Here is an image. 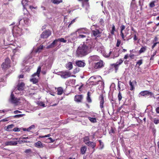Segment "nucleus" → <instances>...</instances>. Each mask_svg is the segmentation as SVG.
I'll use <instances>...</instances> for the list:
<instances>
[{
    "mask_svg": "<svg viewBox=\"0 0 159 159\" xmlns=\"http://www.w3.org/2000/svg\"><path fill=\"white\" fill-rule=\"evenodd\" d=\"M86 145L90 147H91L93 149H94V148L96 146V143L95 142L90 141L88 143H86Z\"/></svg>",
    "mask_w": 159,
    "mask_h": 159,
    "instance_id": "f3484780",
    "label": "nucleus"
},
{
    "mask_svg": "<svg viewBox=\"0 0 159 159\" xmlns=\"http://www.w3.org/2000/svg\"><path fill=\"white\" fill-rule=\"evenodd\" d=\"M48 139L50 140V143H53L54 141V140H53L51 137L48 138Z\"/></svg>",
    "mask_w": 159,
    "mask_h": 159,
    "instance_id": "e2e57ef3",
    "label": "nucleus"
},
{
    "mask_svg": "<svg viewBox=\"0 0 159 159\" xmlns=\"http://www.w3.org/2000/svg\"><path fill=\"white\" fill-rule=\"evenodd\" d=\"M147 47L146 46L143 47H142L139 51V53L140 54L144 52L146 50Z\"/></svg>",
    "mask_w": 159,
    "mask_h": 159,
    "instance_id": "c756f323",
    "label": "nucleus"
},
{
    "mask_svg": "<svg viewBox=\"0 0 159 159\" xmlns=\"http://www.w3.org/2000/svg\"><path fill=\"white\" fill-rule=\"evenodd\" d=\"M111 53L112 52L111 51H110L108 53H106L104 56L105 57H109L110 56Z\"/></svg>",
    "mask_w": 159,
    "mask_h": 159,
    "instance_id": "c03bdc74",
    "label": "nucleus"
},
{
    "mask_svg": "<svg viewBox=\"0 0 159 159\" xmlns=\"http://www.w3.org/2000/svg\"><path fill=\"white\" fill-rule=\"evenodd\" d=\"M92 34L95 37H99V34H101V32H100L98 30L96 29V30H92Z\"/></svg>",
    "mask_w": 159,
    "mask_h": 159,
    "instance_id": "ddd939ff",
    "label": "nucleus"
},
{
    "mask_svg": "<svg viewBox=\"0 0 159 159\" xmlns=\"http://www.w3.org/2000/svg\"><path fill=\"white\" fill-rule=\"evenodd\" d=\"M43 48V45H40L39 47H38L37 49L36 50V52H41Z\"/></svg>",
    "mask_w": 159,
    "mask_h": 159,
    "instance_id": "473e14b6",
    "label": "nucleus"
},
{
    "mask_svg": "<svg viewBox=\"0 0 159 159\" xmlns=\"http://www.w3.org/2000/svg\"><path fill=\"white\" fill-rule=\"evenodd\" d=\"M30 82H32L34 84H36L38 82V80L35 78L31 79L30 80Z\"/></svg>",
    "mask_w": 159,
    "mask_h": 159,
    "instance_id": "72a5a7b5",
    "label": "nucleus"
},
{
    "mask_svg": "<svg viewBox=\"0 0 159 159\" xmlns=\"http://www.w3.org/2000/svg\"><path fill=\"white\" fill-rule=\"evenodd\" d=\"M25 84L24 82H21L18 84L17 86V89L19 91H22L24 88Z\"/></svg>",
    "mask_w": 159,
    "mask_h": 159,
    "instance_id": "4468645a",
    "label": "nucleus"
},
{
    "mask_svg": "<svg viewBox=\"0 0 159 159\" xmlns=\"http://www.w3.org/2000/svg\"><path fill=\"white\" fill-rule=\"evenodd\" d=\"M90 93L88 92L87 93V100L89 103H91L92 102V100L90 98Z\"/></svg>",
    "mask_w": 159,
    "mask_h": 159,
    "instance_id": "7c9ffc66",
    "label": "nucleus"
},
{
    "mask_svg": "<svg viewBox=\"0 0 159 159\" xmlns=\"http://www.w3.org/2000/svg\"><path fill=\"white\" fill-rule=\"evenodd\" d=\"M75 19H74L73 20L71 21V22L69 23V25H68V28H69L70 27V25L73 24V23L75 21Z\"/></svg>",
    "mask_w": 159,
    "mask_h": 159,
    "instance_id": "8fccbe9b",
    "label": "nucleus"
},
{
    "mask_svg": "<svg viewBox=\"0 0 159 159\" xmlns=\"http://www.w3.org/2000/svg\"><path fill=\"white\" fill-rule=\"evenodd\" d=\"M125 28V26L123 25H122L120 26L121 31H120V35L121 36V37L124 41H125V36L123 33V31L124 30Z\"/></svg>",
    "mask_w": 159,
    "mask_h": 159,
    "instance_id": "6ab92c4d",
    "label": "nucleus"
},
{
    "mask_svg": "<svg viewBox=\"0 0 159 159\" xmlns=\"http://www.w3.org/2000/svg\"><path fill=\"white\" fill-rule=\"evenodd\" d=\"M5 146H15L17 144V142L15 141H7L5 143Z\"/></svg>",
    "mask_w": 159,
    "mask_h": 159,
    "instance_id": "9b49d317",
    "label": "nucleus"
},
{
    "mask_svg": "<svg viewBox=\"0 0 159 159\" xmlns=\"http://www.w3.org/2000/svg\"><path fill=\"white\" fill-rule=\"evenodd\" d=\"M76 64L79 67H84L85 65V63L81 61H76Z\"/></svg>",
    "mask_w": 159,
    "mask_h": 159,
    "instance_id": "a211bd4d",
    "label": "nucleus"
},
{
    "mask_svg": "<svg viewBox=\"0 0 159 159\" xmlns=\"http://www.w3.org/2000/svg\"><path fill=\"white\" fill-rule=\"evenodd\" d=\"M115 31H116L115 27V26L114 25H112V30H111V34H112V35L114 34V32Z\"/></svg>",
    "mask_w": 159,
    "mask_h": 159,
    "instance_id": "ea45409f",
    "label": "nucleus"
},
{
    "mask_svg": "<svg viewBox=\"0 0 159 159\" xmlns=\"http://www.w3.org/2000/svg\"><path fill=\"white\" fill-rule=\"evenodd\" d=\"M152 131L153 135H154L156 133V130L154 128H153L152 129Z\"/></svg>",
    "mask_w": 159,
    "mask_h": 159,
    "instance_id": "bf43d9fd",
    "label": "nucleus"
},
{
    "mask_svg": "<svg viewBox=\"0 0 159 159\" xmlns=\"http://www.w3.org/2000/svg\"><path fill=\"white\" fill-rule=\"evenodd\" d=\"M66 67L69 70L72 69L73 68V65L72 62H69L66 65Z\"/></svg>",
    "mask_w": 159,
    "mask_h": 159,
    "instance_id": "b1692460",
    "label": "nucleus"
},
{
    "mask_svg": "<svg viewBox=\"0 0 159 159\" xmlns=\"http://www.w3.org/2000/svg\"><path fill=\"white\" fill-rule=\"evenodd\" d=\"M51 136V134H49L47 135H46L45 136H39L40 138H45V137H50Z\"/></svg>",
    "mask_w": 159,
    "mask_h": 159,
    "instance_id": "5fc2aeb1",
    "label": "nucleus"
},
{
    "mask_svg": "<svg viewBox=\"0 0 159 159\" xmlns=\"http://www.w3.org/2000/svg\"><path fill=\"white\" fill-rule=\"evenodd\" d=\"M88 119L92 123H95L97 122L96 119L95 118L89 117Z\"/></svg>",
    "mask_w": 159,
    "mask_h": 159,
    "instance_id": "e433bc0d",
    "label": "nucleus"
},
{
    "mask_svg": "<svg viewBox=\"0 0 159 159\" xmlns=\"http://www.w3.org/2000/svg\"><path fill=\"white\" fill-rule=\"evenodd\" d=\"M31 152V149H26L25 151L24 152L26 153H29Z\"/></svg>",
    "mask_w": 159,
    "mask_h": 159,
    "instance_id": "864d4df0",
    "label": "nucleus"
},
{
    "mask_svg": "<svg viewBox=\"0 0 159 159\" xmlns=\"http://www.w3.org/2000/svg\"><path fill=\"white\" fill-rule=\"evenodd\" d=\"M156 112L157 113H159V107H157L156 109Z\"/></svg>",
    "mask_w": 159,
    "mask_h": 159,
    "instance_id": "774afa93",
    "label": "nucleus"
},
{
    "mask_svg": "<svg viewBox=\"0 0 159 159\" xmlns=\"http://www.w3.org/2000/svg\"><path fill=\"white\" fill-rule=\"evenodd\" d=\"M158 38L157 37H155L154 40H153V43H155V42H159L158 41Z\"/></svg>",
    "mask_w": 159,
    "mask_h": 159,
    "instance_id": "6e6d98bb",
    "label": "nucleus"
},
{
    "mask_svg": "<svg viewBox=\"0 0 159 159\" xmlns=\"http://www.w3.org/2000/svg\"><path fill=\"white\" fill-rule=\"evenodd\" d=\"M103 66V61H100L99 62L95 64L94 68L96 69H98L102 67Z\"/></svg>",
    "mask_w": 159,
    "mask_h": 159,
    "instance_id": "9d476101",
    "label": "nucleus"
},
{
    "mask_svg": "<svg viewBox=\"0 0 159 159\" xmlns=\"http://www.w3.org/2000/svg\"><path fill=\"white\" fill-rule=\"evenodd\" d=\"M57 42L56 39L53 41L46 48L49 49L50 48H52L54 47L55 46V44Z\"/></svg>",
    "mask_w": 159,
    "mask_h": 159,
    "instance_id": "4be33fe9",
    "label": "nucleus"
},
{
    "mask_svg": "<svg viewBox=\"0 0 159 159\" xmlns=\"http://www.w3.org/2000/svg\"><path fill=\"white\" fill-rule=\"evenodd\" d=\"M10 100L11 102L13 103H16L18 102L17 98L14 97V94L12 93H11V95Z\"/></svg>",
    "mask_w": 159,
    "mask_h": 159,
    "instance_id": "2eb2a0df",
    "label": "nucleus"
},
{
    "mask_svg": "<svg viewBox=\"0 0 159 159\" xmlns=\"http://www.w3.org/2000/svg\"><path fill=\"white\" fill-rule=\"evenodd\" d=\"M11 61L8 57H7L4 62L1 65V67L4 72H5L8 69L11 67Z\"/></svg>",
    "mask_w": 159,
    "mask_h": 159,
    "instance_id": "f03ea898",
    "label": "nucleus"
},
{
    "mask_svg": "<svg viewBox=\"0 0 159 159\" xmlns=\"http://www.w3.org/2000/svg\"><path fill=\"white\" fill-rule=\"evenodd\" d=\"M56 41L57 42L58 41H60L61 42L65 43L66 42V40H65L63 38H59L58 39H56Z\"/></svg>",
    "mask_w": 159,
    "mask_h": 159,
    "instance_id": "4c0bfd02",
    "label": "nucleus"
},
{
    "mask_svg": "<svg viewBox=\"0 0 159 159\" xmlns=\"http://www.w3.org/2000/svg\"><path fill=\"white\" fill-rule=\"evenodd\" d=\"M143 61V60L142 59L139 60L137 62L136 65V66H138V67L139 68V66L142 64Z\"/></svg>",
    "mask_w": 159,
    "mask_h": 159,
    "instance_id": "58836bf2",
    "label": "nucleus"
},
{
    "mask_svg": "<svg viewBox=\"0 0 159 159\" xmlns=\"http://www.w3.org/2000/svg\"><path fill=\"white\" fill-rule=\"evenodd\" d=\"M154 43V44L152 46V49H153L156 46V45H157V43H159V42H155V43Z\"/></svg>",
    "mask_w": 159,
    "mask_h": 159,
    "instance_id": "680f3d73",
    "label": "nucleus"
},
{
    "mask_svg": "<svg viewBox=\"0 0 159 159\" xmlns=\"http://www.w3.org/2000/svg\"><path fill=\"white\" fill-rule=\"evenodd\" d=\"M153 122L155 124H157L159 123V119L155 118Z\"/></svg>",
    "mask_w": 159,
    "mask_h": 159,
    "instance_id": "a18cd8bd",
    "label": "nucleus"
},
{
    "mask_svg": "<svg viewBox=\"0 0 159 159\" xmlns=\"http://www.w3.org/2000/svg\"><path fill=\"white\" fill-rule=\"evenodd\" d=\"M35 146L38 148H42L43 147L42 142L40 141H38L35 143Z\"/></svg>",
    "mask_w": 159,
    "mask_h": 159,
    "instance_id": "a878e982",
    "label": "nucleus"
},
{
    "mask_svg": "<svg viewBox=\"0 0 159 159\" xmlns=\"http://www.w3.org/2000/svg\"><path fill=\"white\" fill-rule=\"evenodd\" d=\"M123 83L120 81H118V90L119 93L118 95V99L119 102H120L122 99V94L120 92L121 91V84Z\"/></svg>",
    "mask_w": 159,
    "mask_h": 159,
    "instance_id": "1a4fd4ad",
    "label": "nucleus"
},
{
    "mask_svg": "<svg viewBox=\"0 0 159 159\" xmlns=\"http://www.w3.org/2000/svg\"><path fill=\"white\" fill-rule=\"evenodd\" d=\"M83 98V96L82 94L76 95L74 98V100L77 102H81Z\"/></svg>",
    "mask_w": 159,
    "mask_h": 159,
    "instance_id": "f8f14e48",
    "label": "nucleus"
},
{
    "mask_svg": "<svg viewBox=\"0 0 159 159\" xmlns=\"http://www.w3.org/2000/svg\"><path fill=\"white\" fill-rule=\"evenodd\" d=\"M8 118H5L1 120H0V122H6L8 120L7 119Z\"/></svg>",
    "mask_w": 159,
    "mask_h": 159,
    "instance_id": "052dcab7",
    "label": "nucleus"
},
{
    "mask_svg": "<svg viewBox=\"0 0 159 159\" xmlns=\"http://www.w3.org/2000/svg\"><path fill=\"white\" fill-rule=\"evenodd\" d=\"M98 142L100 143V149H102L104 147V145L103 142H102L101 140H98Z\"/></svg>",
    "mask_w": 159,
    "mask_h": 159,
    "instance_id": "f704fd0d",
    "label": "nucleus"
},
{
    "mask_svg": "<svg viewBox=\"0 0 159 159\" xmlns=\"http://www.w3.org/2000/svg\"><path fill=\"white\" fill-rule=\"evenodd\" d=\"M134 55L132 54H130L129 55V57L131 59H133L134 58Z\"/></svg>",
    "mask_w": 159,
    "mask_h": 159,
    "instance_id": "69168bd1",
    "label": "nucleus"
},
{
    "mask_svg": "<svg viewBox=\"0 0 159 159\" xmlns=\"http://www.w3.org/2000/svg\"><path fill=\"white\" fill-rule=\"evenodd\" d=\"M89 140V138L88 136H85L84 138V141L86 144L87 143H88L89 142H90Z\"/></svg>",
    "mask_w": 159,
    "mask_h": 159,
    "instance_id": "c9c22d12",
    "label": "nucleus"
},
{
    "mask_svg": "<svg viewBox=\"0 0 159 159\" xmlns=\"http://www.w3.org/2000/svg\"><path fill=\"white\" fill-rule=\"evenodd\" d=\"M86 150L87 147L86 146H84L81 147L80 149L81 153L82 154H84Z\"/></svg>",
    "mask_w": 159,
    "mask_h": 159,
    "instance_id": "c85d7f7f",
    "label": "nucleus"
},
{
    "mask_svg": "<svg viewBox=\"0 0 159 159\" xmlns=\"http://www.w3.org/2000/svg\"><path fill=\"white\" fill-rule=\"evenodd\" d=\"M140 93L143 96H145V95L152 96L153 94L152 92H149L147 90L141 91Z\"/></svg>",
    "mask_w": 159,
    "mask_h": 159,
    "instance_id": "dca6fc26",
    "label": "nucleus"
},
{
    "mask_svg": "<svg viewBox=\"0 0 159 159\" xmlns=\"http://www.w3.org/2000/svg\"><path fill=\"white\" fill-rule=\"evenodd\" d=\"M121 40L119 39H118L117 41V43L116 44V46L117 47H119L120 43H121Z\"/></svg>",
    "mask_w": 159,
    "mask_h": 159,
    "instance_id": "37998d69",
    "label": "nucleus"
},
{
    "mask_svg": "<svg viewBox=\"0 0 159 159\" xmlns=\"http://www.w3.org/2000/svg\"><path fill=\"white\" fill-rule=\"evenodd\" d=\"M13 130L15 132H17L20 131V129L17 127H15L13 129Z\"/></svg>",
    "mask_w": 159,
    "mask_h": 159,
    "instance_id": "603ef678",
    "label": "nucleus"
},
{
    "mask_svg": "<svg viewBox=\"0 0 159 159\" xmlns=\"http://www.w3.org/2000/svg\"><path fill=\"white\" fill-rule=\"evenodd\" d=\"M86 37H87V36L86 35L80 34L79 35V38H80V39L84 38H86Z\"/></svg>",
    "mask_w": 159,
    "mask_h": 159,
    "instance_id": "3c124183",
    "label": "nucleus"
},
{
    "mask_svg": "<svg viewBox=\"0 0 159 159\" xmlns=\"http://www.w3.org/2000/svg\"><path fill=\"white\" fill-rule=\"evenodd\" d=\"M131 35L130 36H129L128 37H127L126 38V40H128L129 39H131L132 38V37L131 36V35H132V34H134V41H136L137 40L138 38H137V37L136 36V34L135 33V34H134V33H132V32H131Z\"/></svg>",
    "mask_w": 159,
    "mask_h": 159,
    "instance_id": "393cba45",
    "label": "nucleus"
},
{
    "mask_svg": "<svg viewBox=\"0 0 159 159\" xmlns=\"http://www.w3.org/2000/svg\"><path fill=\"white\" fill-rule=\"evenodd\" d=\"M21 3L23 5V8L24 11V16H28L29 18H31V16L29 12L27 11V9L25 8V7L27 5H28V2L26 0H22Z\"/></svg>",
    "mask_w": 159,
    "mask_h": 159,
    "instance_id": "7ed1b4c3",
    "label": "nucleus"
},
{
    "mask_svg": "<svg viewBox=\"0 0 159 159\" xmlns=\"http://www.w3.org/2000/svg\"><path fill=\"white\" fill-rule=\"evenodd\" d=\"M136 81L135 80H134L132 82H131V80H130L129 82V84L130 86V89L131 90H133L134 89V84H136Z\"/></svg>",
    "mask_w": 159,
    "mask_h": 159,
    "instance_id": "5701e85b",
    "label": "nucleus"
},
{
    "mask_svg": "<svg viewBox=\"0 0 159 159\" xmlns=\"http://www.w3.org/2000/svg\"><path fill=\"white\" fill-rule=\"evenodd\" d=\"M41 70V67L39 66L37 69V72L36 73H34V74L32 75V77H34L36 75L39 77V74Z\"/></svg>",
    "mask_w": 159,
    "mask_h": 159,
    "instance_id": "aec40b11",
    "label": "nucleus"
},
{
    "mask_svg": "<svg viewBox=\"0 0 159 159\" xmlns=\"http://www.w3.org/2000/svg\"><path fill=\"white\" fill-rule=\"evenodd\" d=\"M99 22L100 23V24L102 25L103 24H104V21H103V20L102 19H100L99 20Z\"/></svg>",
    "mask_w": 159,
    "mask_h": 159,
    "instance_id": "13d9d810",
    "label": "nucleus"
},
{
    "mask_svg": "<svg viewBox=\"0 0 159 159\" xmlns=\"http://www.w3.org/2000/svg\"><path fill=\"white\" fill-rule=\"evenodd\" d=\"M123 60L121 59L119 60V61H117L116 63H113L111 64V66L112 68H114L115 72H116L118 69L119 66L122 64Z\"/></svg>",
    "mask_w": 159,
    "mask_h": 159,
    "instance_id": "0eeeda50",
    "label": "nucleus"
},
{
    "mask_svg": "<svg viewBox=\"0 0 159 159\" xmlns=\"http://www.w3.org/2000/svg\"><path fill=\"white\" fill-rule=\"evenodd\" d=\"M38 104L41 106L44 107H45V104L43 102H40L38 103Z\"/></svg>",
    "mask_w": 159,
    "mask_h": 159,
    "instance_id": "de8ad7c7",
    "label": "nucleus"
},
{
    "mask_svg": "<svg viewBox=\"0 0 159 159\" xmlns=\"http://www.w3.org/2000/svg\"><path fill=\"white\" fill-rule=\"evenodd\" d=\"M63 92V89L61 87H59L57 88V94L58 95H61Z\"/></svg>",
    "mask_w": 159,
    "mask_h": 159,
    "instance_id": "bb28decb",
    "label": "nucleus"
},
{
    "mask_svg": "<svg viewBox=\"0 0 159 159\" xmlns=\"http://www.w3.org/2000/svg\"><path fill=\"white\" fill-rule=\"evenodd\" d=\"M84 29H79L78 30L80 33H83L85 34H88L87 33L84 32V31H83V30H84Z\"/></svg>",
    "mask_w": 159,
    "mask_h": 159,
    "instance_id": "09e8293b",
    "label": "nucleus"
},
{
    "mask_svg": "<svg viewBox=\"0 0 159 159\" xmlns=\"http://www.w3.org/2000/svg\"><path fill=\"white\" fill-rule=\"evenodd\" d=\"M129 30H127L125 32V37L126 36L129 34Z\"/></svg>",
    "mask_w": 159,
    "mask_h": 159,
    "instance_id": "4d7b16f0",
    "label": "nucleus"
},
{
    "mask_svg": "<svg viewBox=\"0 0 159 159\" xmlns=\"http://www.w3.org/2000/svg\"><path fill=\"white\" fill-rule=\"evenodd\" d=\"M24 115V114H18L15 115L13 116L14 118H19L23 117Z\"/></svg>",
    "mask_w": 159,
    "mask_h": 159,
    "instance_id": "79ce46f5",
    "label": "nucleus"
},
{
    "mask_svg": "<svg viewBox=\"0 0 159 159\" xmlns=\"http://www.w3.org/2000/svg\"><path fill=\"white\" fill-rule=\"evenodd\" d=\"M90 59L92 61H97L100 59V57L98 56L94 55L90 57Z\"/></svg>",
    "mask_w": 159,
    "mask_h": 159,
    "instance_id": "412c9836",
    "label": "nucleus"
},
{
    "mask_svg": "<svg viewBox=\"0 0 159 159\" xmlns=\"http://www.w3.org/2000/svg\"><path fill=\"white\" fill-rule=\"evenodd\" d=\"M58 73V74L63 79H66L71 76V72L68 70L59 71Z\"/></svg>",
    "mask_w": 159,
    "mask_h": 159,
    "instance_id": "20e7f679",
    "label": "nucleus"
},
{
    "mask_svg": "<svg viewBox=\"0 0 159 159\" xmlns=\"http://www.w3.org/2000/svg\"><path fill=\"white\" fill-rule=\"evenodd\" d=\"M63 2L62 0H52V2L56 4H58L60 3H62Z\"/></svg>",
    "mask_w": 159,
    "mask_h": 159,
    "instance_id": "2f4dec72",
    "label": "nucleus"
},
{
    "mask_svg": "<svg viewBox=\"0 0 159 159\" xmlns=\"http://www.w3.org/2000/svg\"><path fill=\"white\" fill-rule=\"evenodd\" d=\"M51 31L49 30H47L43 32L40 35V37L41 38L47 39L51 35Z\"/></svg>",
    "mask_w": 159,
    "mask_h": 159,
    "instance_id": "423d86ee",
    "label": "nucleus"
},
{
    "mask_svg": "<svg viewBox=\"0 0 159 159\" xmlns=\"http://www.w3.org/2000/svg\"><path fill=\"white\" fill-rule=\"evenodd\" d=\"M28 16H24V19L20 20L19 22V25H28L30 23V19Z\"/></svg>",
    "mask_w": 159,
    "mask_h": 159,
    "instance_id": "39448f33",
    "label": "nucleus"
},
{
    "mask_svg": "<svg viewBox=\"0 0 159 159\" xmlns=\"http://www.w3.org/2000/svg\"><path fill=\"white\" fill-rule=\"evenodd\" d=\"M155 1H153L151 2L149 4V7L151 8H152L154 7L155 6Z\"/></svg>",
    "mask_w": 159,
    "mask_h": 159,
    "instance_id": "a19ab883",
    "label": "nucleus"
},
{
    "mask_svg": "<svg viewBox=\"0 0 159 159\" xmlns=\"http://www.w3.org/2000/svg\"><path fill=\"white\" fill-rule=\"evenodd\" d=\"M99 101L100 107L101 109L104 107V104L105 103V96L103 94H101L98 97Z\"/></svg>",
    "mask_w": 159,
    "mask_h": 159,
    "instance_id": "6e6552de",
    "label": "nucleus"
},
{
    "mask_svg": "<svg viewBox=\"0 0 159 159\" xmlns=\"http://www.w3.org/2000/svg\"><path fill=\"white\" fill-rule=\"evenodd\" d=\"M79 70L80 69L79 68L77 67L74 70L73 72L74 74H75L79 72Z\"/></svg>",
    "mask_w": 159,
    "mask_h": 159,
    "instance_id": "49530a36",
    "label": "nucleus"
},
{
    "mask_svg": "<svg viewBox=\"0 0 159 159\" xmlns=\"http://www.w3.org/2000/svg\"><path fill=\"white\" fill-rule=\"evenodd\" d=\"M14 127V125L13 124H11L8 125L7 127H5V129L8 131H10L11 130L12 128Z\"/></svg>",
    "mask_w": 159,
    "mask_h": 159,
    "instance_id": "cd10ccee",
    "label": "nucleus"
},
{
    "mask_svg": "<svg viewBox=\"0 0 159 159\" xmlns=\"http://www.w3.org/2000/svg\"><path fill=\"white\" fill-rule=\"evenodd\" d=\"M91 51V46L88 43H84L79 46L76 51L78 57H83L86 56Z\"/></svg>",
    "mask_w": 159,
    "mask_h": 159,
    "instance_id": "f257e3e1",
    "label": "nucleus"
},
{
    "mask_svg": "<svg viewBox=\"0 0 159 159\" xmlns=\"http://www.w3.org/2000/svg\"><path fill=\"white\" fill-rule=\"evenodd\" d=\"M83 84H82L81 85H80V87L78 89L80 91H82L81 88L83 87Z\"/></svg>",
    "mask_w": 159,
    "mask_h": 159,
    "instance_id": "338daca9",
    "label": "nucleus"
},
{
    "mask_svg": "<svg viewBox=\"0 0 159 159\" xmlns=\"http://www.w3.org/2000/svg\"><path fill=\"white\" fill-rule=\"evenodd\" d=\"M131 30L132 31H133L134 33H137L136 31L134 30V29L133 27H131Z\"/></svg>",
    "mask_w": 159,
    "mask_h": 159,
    "instance_id": "0e129e2a",
    "label": "nucleus"
}]
</instances>
